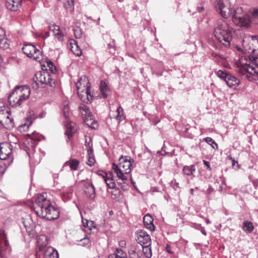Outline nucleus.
Instances as JSON below:
<instances>
[{
    "mask_svg": "<svg viewBox=\"0 0 258 258\" xmlns=\"http://www.w3.org/2000/svg\"><path fill=\"white\" fill-rule=\"evenodd\" d=\"M235 163H237V162H236L234 160H232V164H233V165H234L235 164Z\"/></svg>",
    "mask_w": 258,
    "mask_h": 258,
    "instance_id": "nucleus-61",
    "label": "nucleus"
},
{
    "mask_svg": "<svg viewBox=\"0 0 258 258\" xmlns=\"http://www.w3.org/2000/svg\"><path fill=\"white\" fill-rule=\"evenodd\" d=\"M120 244L122 246L123 245H125V241H120Z\"/></svg>",
    "mask_w": 258,
    "mask_h": 258,
    "instance_id": "nucleus-59",
    "label": "nucleus"
},
{
    "mask_svg": "<svg viewBox=\"0 0 258 258\" xmlns=\"http://www.w3.org/2000/svg\"><path fill=\"white\" fill-rule=\"evenodd\" d=\"M49 30L52 31L55 38L59 41H62L63 38V34L60 30V28L58 25L54 24H51L48 27Z\"/></svg>",
    "mask_w": 258,
    "mask_h": 258,
    "instance_id": "nucleus-19",
    "label": "nucleus"
},
{
    "mask_svg": "<svg viewBox=\"0 0 258 258\" xmlns=\"http://www.w3.org/2000/svg\"><path fill=\"white\" fill-rule=\"evenodd\" d=\"M5 167L0 165V176H2L5 172Z\"/></svg>",
    "mask_w": 258,
    "mask_h": 258,
    "instance_id": "nucleus-48",
    "label": "nucleus"
},
{
    "mask_svg": "<svg viewBox=\"0 0 258 258\" xmlns=\"http://www.w3.org/2000/svg\"><path fill=\"white\" fill-rule=\"evenodd\" d=\"M115 113L116 114L111 115V118H114L119 122H120L125 118V116L123 114V108L120 106H119L116 108Z\"/></svg>",
    "mask_w": 258,
    "mask_h": 258,
    "instance_id": "nucleus-26",
    "label": "nucleus"
},
{
    "mask_svg": "<svg viewBox=\"0 0 258 258\" xmlns=\"http://www.w3.org/2000/svg\"><path fill=\"white\" fill-rule=\"evenodd\" d=\"M128 252L130 258H143L141 249L136 246H131L128 248Z\"/></svg>",
    "mask_w": 258,
    "mask_h": 258,
    "instance_id": "nucleus-18",
    "label": "nucleus"
},
{
    "mask_svg": "<svg viewBox=\"0 0 258 258\" xmlns=\"http://www.w3.org/2000/svg\"><path fill=\"white\" fill-rule=\"evenodd\" d=\"M104 180L107 185L109 188L111 189L115 186V183L112 172H108L106 173V177H105Z\"/></svg>",
    "mask_w": 258,
    "mask_h": 258,
    "instance_id": "nucleus-25",
    "label": "nucleus"
},
{
    "mask_svg": "<svg viewBox=\"0 0 258 258\" xmlns=\"http://www.w3.org/2000/svg\"><path fill=\"white\" fill-rule=\"evenodd\" d=\"M28 136L30 137V139L34 141H39L40 140V136L35 133H33L32 134H28Z\"/></svg>",
    "mask_w": 258,
    "mask_h": 258,
    "instance_id": "nucleus-44",
    "label": "nucleus"
},
{
    "mask_svg": "<svg viewBox=\"0 0 258 258\" xmlns=\"http://www.w3.org/2000/svg\"><path fill=\"white\" fill-rule=\"evenodd\" d=\"M86 146H89L87 149V156H94L93 154V149L92 148H91L89 146V143L86 144Z\"/></svg>",
    "mask_w": 258,
    "mask_h": 258,
    "instance_id": "nucleus-45",
    "label": "nucleus"
},
{
    "mask_svg": "<svg viewBox=\"0 0 258 258\" xmlns=\"http://www.w3.org/2000/svg\"><path fill=\"white\" fill-rule=\"evenodd\" d=\"M11 251V247L7 239L6 234L3 229H0V257L7 258Z\"/></svg>",
    "mask_w": 258,
    "mask_h": 258,
    "instance_id": "nucleus-9",
    "label": "nucleus"
},
{
    "mask_svg": "<svg viewBox=\"0 0 258 258\" xmlns=\"http://www.w3.org/2000/svg\"><path fill=\"white\" fill-rule=\"evenodd\" d=\"M203 163L207 166V168L210 170L211 167H210V163L208 161H207L206 160H204Z\"/></svg>",
    "mask_w": 258,
    "mask_h": 258,
    "instance_id": "nucleus-50",
    "label": "nucleus"
},
{
    "mask_svg": "<svg viewBox=\"0 0 258 258\" xmlns=\"http://www.w3.org/2000/svg\"><path fill=\"white\" fill-rule=\"evenodd\" d=\"M48 67L49 68V69L51 70V72H53V69L54 67V65L53 63H52L51 61H49V62H47Z\"/></svg>",
    "mask_w": 258,
    "mask_h": 258,
    "instance_id": "nucleus-49",
    "label": "nucleus"
},
{
    "mask_svg": "<svg viewBox=\"0 0 258 258\" xmlns=\"http://www.w3.org/2000/svg\"><path fill=\"white\" fill-rule=\"evenodd\" d=\"M225 5L226 7L219 12L221 16L224 18H228L232 14V17L234 12H232L231 4L228 5V4L226 2Z\"/></svg>",
    "mask_w": 258,
    "mask_h": 258,
    "instance_id": "nucleus-22",
    "label": "nucleus"
},
{
    "mask_svg": "<svg viewBox=\"0 0 258 258\" xmlns=\"http://www.w3.org/2000/svg\"><path fill=\"white\" fill-rule=\"evenodd\" d=\"M22 50L28 57H32L36 60H40L42 53L34 45L31 44H25Z\"/></svg>",
    "mask_w": 258,
    "mask_h": 258,
    "instance_id": "nucleus-11",
    "label": "nucleus"
},
{
    "mask_svg": "<svg viewBox=\"0 0 258 258\" xmlns=\"http://www.w3.org/2000/svg\"><path fill=\"white\" fill-rule=\"evenodd\" d=\"M254 229V226L252 222L245 221L243 223L242 229L247 233H250Z\"/></svg>",
    "mask_w": 258,
    "mask_h": 258,
    "instance_id": "nucleus-31",
    "label": "nucleus"
},
{
    "mask_svg": "<svg viewBox=\"0 0 258 258\" xmlns=\"http://www.w3.org/2000/svg\"><path fill=\"white\" fill-rule=\"evenodd\" d=\"M118 165L120 167V168L125 170V172L127 174L131 172L132 166L131 157L120 156L119 158V163Z\"/></svg>",
    "mask_w": 258,
    "mask_h": 258,
    "instance_id": "nucleus-15",
    "label": "nucleus"
},
{
    "mask_svg": "<svg viewBox=\"0 0 258 258\" xmlns=\"http://www.w3.org/2000/svg\"><path fill=\"white\" fill-rule=\"evenodd\" d=\"M63 113L64 117L67 119H68L70 117V108L68 106V104H66L64 105V107L63 108Z\"/></svg>",
    "mask_w": 258,
    "mask_h": 258,
    "instance_id": "nucleus-40",
    "label": "nucleus"
},
{
    "mask_svg": "<svg viewBox=\"0 0 258 258\" xmlns=\"http://www.w3.org/2000/svg\"><path fill=\"white\" fill-rule=\"evenodd\" d=\"M252 39H253V40H254V39H257V40H258V39H257V36H253V37H252Z\"/></svg>",
    "mask_w": 258,
    "mask_h": 258,
    "instance_id": "nucleus-60",
    "label": "nucleus"
},
{
    "mask_svg": "<svg viewBox=\"0 0 258 258\" xmlns=\"http://www.w3.org/2000/svg\"><path fill=\"white\" fill-rule=\"evenodd\" d=\"M79 109L85 122H87V121L89 120L91 121L94 120L93 114L91 112L89 107L85 104H80L79 106Z\"/></svg>",
    "mask_w": 258,
    "mask_h": 258,
    "instance_id": "nucleus-16",
    "label": "nucleus"
},
{
    "mask_svg": "<svg viewBox=\"0 0 258 258\" xmlns=\"http://www.w3.org/2000/svg\"><path fill=\"white\" fill-rule=\"evenodd\" d=\"M89 84L88 80L86 79L85 77H81L80 80L76 84L78 95L84 102L86 100L89 101V96L91 97Z\"/></svg>",
    "mask_w": 258,
    "mask_h": 258,
    "instance_id": "nucleus-7",
    "label": "nucleus"
},
{
    "mask_svg": "<svg viewBox=\"0 0 258 258\" xmlns=\"http://www.w3.org/2000/svg\"><path fill=\"white\" fill-rule=\"evenodd\" d=\"M34 81L36 84H47L50 87H54L55 81L47 72H38L33 78Z\"/></svg>",
    "mask_w": 258,
    "mask_h": 258,
    "instance_id": "nucleus-8",
    "label": "nucleus"
},
{
    "mask_svg": "<svg viewBox=\"0 0 258 258\" xmlns=\"http://www.w3.org/2000/svg\"><path fill=\"white\" fill-rule=\"evenodd\" d=\"M79 165V161L76 159H71L67 161L64 164V167L69 166L71 170H76Z\"/></svg>",
    "mask_w": 258,
    "mask_h": 258,
    "instance_id": "nucleus-28",
    "label": "nucleus"
},
{
    "mask_svg": "<svg viewBox=\"0 0 258 258\" xmlns=\"http://www.w3.org/2000/svg\"><path fill=\"white\" fill-rule=\"evenodd\" d=\"M250 17L245 14L241 7L234 9L232 21L236 25L248 27L250 24H258V9L250 11Z\"/></svg>",
    "mask_w": 258,
    "mask_h": 258,
    "instance_id": "nucleus-4",
    "label": "nucleus"
},
{
    "mask_svg": "<svg viewBox=\"0 0 258 258\" xmlns=\"http://www.w3.org/2000/svg\"><path fill=\"white\" fill-rule=\"evenodd\" d=\"M198 9L199 12H202L204 10V8L203 7H198Z\"/></svg>",
    "mask_w": 258,
    "mask_h": 258,
    "instance_id": "nucleus-57",
    "label": "nucleus"
},
{
    "mask_svg": "<svg viewBox=\"0 0 258 258\" xmlns=\"http://www.w3.org/2000/svg\"><path fill=\"white\" fill-rule=\"evenodd\" d=\"M22 0H7L6 6L11 11H16L21 6Z\"/></svg>",
    "mask_w": 258,
    "mask_h": 258,
    "instance_id": "nucleus-20",
    "label": "nucleus"
},
{
    "mask_svg": "<svg viewBox=\"0 0 258 258\" xmlns=\"http://www.w3.org/2000/svg\"><path fill=\"white\" fill-rule=\"evenodd\" d=\"M75 131V129L73 128L72 125H71L70 127H69V128L67 129V131L66 132V134L68 136L69 140H70V138L72 137Z\"/></svg>",
    "mask_w": 258,
    "mask_h": 258,
    "instance_id": "nucleus-42",
    "label": "nucleus"
},
{
    "mask_svg": "<svg viewBox=\"0 0 258 258\" xmlns=\"http://www.w3.org/2000/svg\"><path fill=\"white\" fill-rule=\"evenodd\" d=\"M206 223L207 224H209L211 223V222L210 221V220L208 218L206 219Z\"/></svg>",
    "mask_w": 258,
    "mask_h": 258,
    "instance_id": "nucleus-58",
    "label": "nucleus"
},
{
    "mask_svg": "<svg viewBox=\"0 0 258 258\" xmlns=\"http://www.w3.org/2000/svg\"><path fill=\"white\" fill-rule=\"evenodd\" d=\"M112 190L111 191V198L113 199H117L120 197V190L115 186L113 188H112Z\"/></svg>",
    "mask_w": 258,
    "mask_h": 258,
    "instance_id": "nucleus-34",
    "label": "nucleus"
},
{
    "mask_svg": "<svg viewBox=\"0 0 258 258\" xmlns=\"http://www.w3.org/2000/svg\"><path fill=\"white\" fill-rule=\"evenodd\" d=\"M0 46L4 49H7L9 47V44L8 43V39L6 38H1Z\"/></svg>",
    "mask_w": 258,
    "mask_h": 258,
    "instance_id": "nucleus-39",
    "label": "nucleus"
},
{
    "mask_svg": "<svg viewBox=\"0 0 258 258\" xmlns=\"http://www.w3.org/2000/svg\"><path fill=\"white\" fill-rule=\"evenodd\" d=\"M225 82L229 87L236 89L239 85L240 81L235 77L229 74L227 77V79Z\"/></svg>",
    "mask_w": 258,
    "mask_h": 258,
    "instance_id": "nucleus-21",
    "label": "nucleus"
},
{
    "mask_svg": "<svg viewBox=\"0 0 258 258\" xmlns=\"http://www.w3.org/2000/svg\"><path fill=\"white\" fill-rule=\"evenodd\" d=\"M171 184H173L172 186H173V187L175 189H176L177 188H178V187H179V186H178L179 184H178V183H177V182H174V183H173V181H171Z\"/></svg>",
    "mask_w": 258,
    "mask_h": 258,
    "instance_id": "nucleus-52",
    "label": "nucleus"
},
{
    "mask_svg": "<svg viewBox=\"0 0 258 258\" xmlns=\"http://www.w3.org/2000/svg\"><path fill=\"white\" fill-rule=\"evenodd\" d=\"M202 233H203L204 235H206V232L205 231H202Z\"/></svg>",
    "mask_w": 258,
    "mask_h": 258,
    "instance_id": "nucleus-62",
    "label": "nucleus"
},
{
    "mask_svg": "<svg viewBox=\"0 0 258 258\" xmlns=\"http://www.w3.org/2000/svg\"><path fill=\"white\" fill-rule=\"evenodd\" d=\"M229 74L227 73L225 71H223L222 70H219L217 72V76L221 79L222 80H223L225 82L226 81L227 79V77L228 75H229Z\"/></svg>",
    "mask_w": 258,
    "mask_h": 258,
    "instance_id": "nucleus-38",
    "label": "nucleus"
},
{
    "mask_svg": "<svg viewBox=\"0 0 258 258\" xmlns=\"http://www.w3.org/2000/svg\"><path fill=\"white\" fill-rule=\"evenodd\" d=\"M142 246V254L143 253L147 258H151L152 255L151 245L146 244Z\"/></svg>",
    "mask_w": 258,
    "mask_h": 258,
    "instance_id": "nucleus-32",
    "label": "nucleus"
},
{
    "mask_svg": "<svg viewBox=\"0 0 258 258\" xmlns=\"http://www.w3.org/2000/svg\"><path fill=\"white\" fill-rule=\"evenodd\" d=\"M136 240L141 246L151 245V239L149 234L144 230H139L135 234Z\"/></svg>",
    "mask_w": 258,
    "mask_h": 258,
    "instance_id": "nucleus-13",
    "label": "nucleus"
},
{
    "mask_svg": "<svg viewBox=\"0 0 258 258\" xmlns=\"http://www.w3.org/2000/svg\"><path fill=\"white\" fill-rule=\"evenodd\" d=\"M204 141L207 143L209 145H211L212 147L216 150L218 149V146L217 144L210 137H206L204 139Z\"/></svg>",
    "mask_w": 258,
    "mask_h": 258,
    "instance_id": "nucleus-35",
    "label": "nucleus"
},
{
    "mask_svg": "<svg viewBox=\"0 0 258 258\" xmlns=\"http://www.w3.org/2000/svg\"><path fill=\"white\" fill-rule=\"evenodd\" d=\"M235 48H236V49H237V50H238V51H240V52H242V51H243V50H242V48H240L239 46H236Z\"/></svg>",
    "mask_w": 258,
    "mask_h": 258,
    "instance_id": "nucleus-56",
    "label": "nucleus"
},
{
    "mask_svg": "<svg viewBox=\"0 0 258 258\" xmlns=\"http://www.w3.org/2000/svg\"><path fill=\"white\" fill-rule=\"evenodd\" d=\"M8 110H0V122L6 128L11 130L14 126L13 119Z\"/></svg>",
    "mask_w": 258,
    "mask_h": 258,
    "instance_id": "nucleus-12",
    "label": "nucleus"
},
{
    "mask_svg": "<svg viewBox=\"0 0 258 258\" xmlns=\"http://www.w3.org/2000/svg\"><path fill=\"white\" fill-rule=\"evenodd\" d=\"M118 184L121 185V187L123 190H126L128 188V185L126 184L124 182H123L122 183H121L120 182H118Z\"/></svg>",
    "mask_w": 258,
    "mask_h": 258,
    "instance_id": "nucleus-47",
    "label": "nucleus"
},
{
    "mask_svg": "<svg viewBox=\"0 0 258 258\" xmlns=\"http://www.w3.org/2000/svg\"><path fill=\"white\" fill-rule=\"evenodd\" d=\"M70 44L71 46V49L74 54L77 56H80L82 54V51L79 47L77 41L74 39H72L71 41Z\"/></svg>",
    "mask_w": 258,
    "mask_h": 258,
    "instance_id": "nucleus-27",
    "label": "nucleus"
},
{
    "mask_svg": "<svg viewBox=\"0 0 258 258\" xmlns=\"http://www.w3.org/2000/svg\"><path fill=\"white\" fill-rule=\"evenodd\" d=\"M255 80L256 81V83L258 84V77L257 78H255Z\"/></svg>",
    "mask_w": 258,
    "mask_h": 258,
    "instance_id": "nucleus-64",
    "label": "nucleus"
},
{
    "mask_svg": "<svg viewBox=\"0 0 258 258\" xmlns=\"http://www.w3.org/2000/svg\"><path fill=\"white\" fill-rule=\"evenodd\" d=\"M166 250L169 253H171V254L173 253V251H171V247L168 245H167L166 247Z\"/></svg>",
    "mask_w": 258,
    "mask_h": 258,
    "instance_id": "nucleus-51",
    "label": "nucleus"
},
{
    "mask_svg": "<svg viewBox=\"0 0 258 258\" xmlns=\"http://www.w3.org/2000/svg\"><path fill=\"white\" fill-rule=\"evenodd\" d=\"M108 258H127V256L122 250L117 248L115 253L109 255Z\"/></svg>",
    "mask_w": 258,
    "mask_h": 258,
    "instance_id": "nucleus-29",
    "label": "nucleus"
},
{
    "mask_svg": "<svg viewBox=\"0 0 258 258\" xmlns=\"http://www.w3.org/2000/svg\"><path fill=\"white\" fill-rule=\"evenodd\" d=\"M236 65L238 68V72L249 81L255 80L258 77V57L253 58L252 61L247 60L244 57H241Z\"/></svg>",
    "mask_w": 258,
    "mask_h": 258,
    "instance_id": "nucleus-3",
    "label": "nucleus"
},
{
    "mask_svg": "<svg viewBox=\"0 0 258 258\" xmlns=\"http://www.w3.org/2000/svg\"><path fill=\"white\" fill-rule=\"evenodd\" d=\"M37 243L38 246L39 247V250L41 253L43 251V253L44 255L46 258H49L55 250V249L50 246L45 248L46 245L48 243V241L47 236L44 235H41L38 237Z\"/></svg>",
    "mask_w": 258,
    "mask_h": 258,
    "instance_id": "nucleus-10",
    "label": "nucleus"
},
{
    "mask_svg": "<svg viewBox=\"0 0 258 258\" xmlns=\"http://www.w3.org/2000/svg\"><path fill=\"white\" fill-rule=\"evenodd\" d=\"M87 164L90 166H93L95 162V160L94 157L90 156H87Z\"/></svg>",
    "mask_w": 258,
    "mask_h": 258,
    "instance_id": "nucleus-43",
    "label": "nucleus"
},
{
    "mask_svg": "<svg viewBox=\"0 0 258 258\" xmlns=\"http://www.w3.org/2000/svg\"><path fill=\"white\" fill-rule=\"evenodd\" d=\"M82 223L85 227H87L90 230H91L92 228L95 227V224L92 221L82 219Z\"/></svg>",
    "mask_w": 258,
    "mask_h": 258,
    "instance_id": "nucleus-36",
    "label": "nucleus"
},
{
    "mask_svg": "<svg viewBox=\"0 0 258 258\" xmlns=\"http://www.w3.org/2000/svg\"><path fill=\"white\" fill-rule=\"evenodd\" d=\"M41 253L40 251L38 250L35 255L36 258H41Z\"/></svg>",
    "mask_w": 258,
    "mask_h": 258,
    "instance_id": "nucleus-53",
    "label": "nucleus"
},
{
    "mask_svg": "<svg viewBox=\"0 0 258 258\" xmlns=\"http://www.w3.org/2000/svg\"><path fill=\"white\" fill-rule=\"evenodd\" d=\"M31 123L29 124L24 123L19 126L18 130L21 133H24L28 131L29 125H30Z\"/></svg>",
    "mask_w": 258,
    "mask_h": 258,
    "instance_id": "nucleus-41",
    "label": "nucleus"
},
{
    "mask_svg": "<svg viewBox=\"0 0 258 258\" xmlns=\"http://www.w3.org/2000/svg\"><path fill=\"white\" fill-rule=\"evenodd\" d=\"M234 29L223 19L217 21L214 27V34L216 39L226 47L230 46L232 40Z\"/></svg>",
    "mask_w": 258,
    "mask_h": 258,
    "instance_id": "nucleus-2",
    "label": "nucleus"
},
{
    "mask_svg": "<svg viewBox=\"0 0 258 258\" xmlns=\"http://www.w3.org/2000/svg\"><path fill=\"white\" fill-rule=\"evenodd\" d=\"M34 211L40 217L53 220L59 217V211L47 199L46 193L37 195L35 199Z\"/></svg>",
    "mask_w": 258,
    "mask_h": 258,
    "instance_id": "nucleus-1",
    "label": "nucleus"
},
{
    "mask_svg": "<svg viewBox=\"0 0 258 258\" xmlns=\"http://www.w3.org/2000/svg\"><path fill=\"white\" fill-rule=\"evenodd\" d=\"M196 168L195 165L185 166L183 167L182 171L183 173L186 175H191L195 171Z\"/></svg>",
    "mask_w": 258,
    "mask_h": 258,
    "instance_id": "nucleus-33",
    "label": "nucleus"
},
{
    "mask_svg": "<svg viewBox=\"0 0 258 258\" xmlns=\"http://www.w3.org/2000/svg\"><path fill=\"white\" fill-rule=\"evenodd\" d=\"M112 169L113 170L114 173L116 174V177L118 179L121 180L122 181L127 180V177L126 175L128 174L125 172V170L120 168V167H119L118 164H116L114 163H112Z\"/></svg>",
    "mask_w": 258,
    "mask_h": 258,
    "instance_id": "nucleus-17",
    "label": "nucleus"
},
{
    "mask_svg": "<svg viewBox=\"0 0 258 258\" xmlns=\"http://www.w3.org/2000/svg\"><path fill=\"white\" fill-rule=\"evenodd\" d=\"M145 227L151 231H154L155 226L153 224V219L152 216L149 214L145 215L143 219Z\"/></svg>",
    "mask_w": 258,
    "mask_h": 258,
    "instance_id": "nucleus-23",
    "label": "nucleus"
},
{
    "mask_svg": "<svg viewBox=\"0 0 258 258\" xmlns=\"http://www.w3.org/2000/svg\"><path fill=\"white\" fill-rule=\"evenodd\" d=\"M99 89L102 96L104 98H107L110 92V89L104 81L101 80L100 81Z\"/></svg>",
    "mask_w": 258,
    "mask_h": 258,
    "instance_id": "nucleus-24",
    "label": "nucleus"
},
{
    "mask_svg": "<svg viewBox=\"0 0 258 258\" xmlns=\"http://www.w3.org/2000/svg\"><path fill=\"white\" fill-rule=\"evenodd\" d=\"M30 92V89L28 86L16 87L8 97L10 105L13 107L20 106L24 101L29 98Z\"/></svg>",
    "mask_w": 258,
    "mask_h": 258,
    "instance_id": "nucleus-5",
    "label": "nucleus"
},
{
    "mask_svg": "<svg viewBox=\"0 0 258 258\" xmlns=\"http://www.w3.org/2000/svg\"><path fill=\"white\" fill-rule=\"evenodd\" d=\"M49 36V32H46L43 35L42 37L44 39H45V38H47Z\"/></svg>",
    "mask_w": 258,
    "mask_h": 258,
    "instance_id": "nucleus-54",
    "label": "nucleus"
},
{
    "mask_svg": "<svg viewBox=\"0 0 258 258\" xmlns=\"http://www.w3.org/2000/svg\"><path fill=\"white\" fill-rule=\"evenodd\" d=\"M64 3V7L66 10H73L74 7V0H66Z\"/></svg>",
    "mask_w": 258,
    "mask_h": 258,
    "instance_id": "nucleus-37",
    "label": "nucleus"
},
{
    "mask_svg": "<svg viewBox=\"0 0 258 258\" xmlns=\"http://www.w3.org/2000/svg\"><path fill=\"white\" fill-rule=\"evenodd\" d=\"M85 173H89V172L81 171L78 174V180H79V183L83 185V190L86 196L90 200H94L96 197L95 187L88 177L85 178H83V175Z\"/></svg>",
    "mask_w": 258,
    "mask_h": 258,
    "instance_id": "nucleus-6",
    "label": "nucleus"
},
{
    "mask_svg": "<svg viewBox=\"0 0 258 258\" xmlns=\"http://www.w3.org/2000/svg\"><path fill=\"white\" fill-rule=\"evenodd\" d=\"M228 4V5L231 4L229 0H217L215 4V8L218 12L222 10L226 7L225 5V3Z\"/></svg>",
    "mask_w": 258,
    "mask_h": 258,
    "instance_id": "nucleus-30",
    "label": "nucleus"
},
{
    "mask_svg": "<svg viewBox=\"0 0 258 258\" xmlns=\"http://www.w3.org/2000/svg\"><path fill=\"white\" fill-rule=\"evenodd\" d=\"M81 240H82V239ZM83 240L84 241V243H83L84 244H86L89 242V239H88V238H84L83 239Z\"/></svg>",
    "mask_w": 258,
    "mask_h": 258,
    "instance_id": "nucleus-55",
    "label": "nucleus"
},
{
    "mask_svg": "<svg viewBox=\"0 0 258 258\" xmlns=\"http://www.w3.org/2000/svg\"><path fill=\"white\" fill-rule=\"evenodd\" d=\"M190 192L192 194H193V192H194V189L191 188L190 189Z\"/></svg>",
    "mask_w": 258,
    "mask_h": 258,
    "instance_id": "nucleus-63",
    "label": "nucleus"
},
{
    "mask_svg": "<svg viewBox=\"0 0 258 258\" xmlns=\"http://www.w3.org/2000/svg\"><path fill=\"white\" fill-rule=\"evenodd\" d=\"M58 253L57 251L55 249L53 252L51 254L49 258H58Z\"/></svg>",
    "mask_w": 258,
    "mask_h": 258,
    "instance_id": "nucleus-46",
    "label": "nucleus"
},
{
    "mask_svg": "<svg viewBox=\"0 0 258 258\" xmlns=\"http://www.w3.org/2000/svg\"><path fill=\"white\" fill-rule=\"evenodd\" d=\"M12 153V146L7 142L0 144L1 159L6 160L9 158Z\"/></svg>",
    "mask_w": 258,
    "mask_h": 258,
    "instance_id": "nucleus-14",
    "label": "nucleus"
}]
</instances>
